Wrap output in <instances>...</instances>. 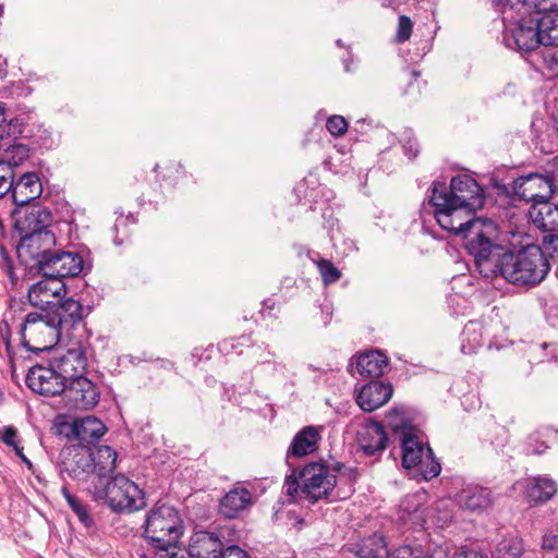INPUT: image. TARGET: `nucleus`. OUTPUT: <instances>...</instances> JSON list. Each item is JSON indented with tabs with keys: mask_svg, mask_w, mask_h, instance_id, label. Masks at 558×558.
I'll return each instance as SVG.
<instances>
[{
	"mask_svg": "<svg viewBox=\"0 0 558 558\" xmlns=\"http://www.w3.org/2000/svg\"><path fill=\"white\" fill-rule=\"evenodd\" d=\"M392 386L380 381L364 385L356 396V402L365 412H372L386 404L392 397Z\"/></svg>",
	"mask_w": 558,
	"mask_h": 558,
	"instance_id": "dca6fc26",
	"label": "nucleus"
},
{
	"mask_svg": "<svg viewBox=\"0 0 558 558\" xmlns=\"http://www.w3.org/2000/svg\"><path fill=\"white\" fill-rule=\"evenodd\" d=\"M460 507L470 511H482L492 505V492L486 487L469 485L457 494Z\"/></svg>",
	"mask_w": 558,
	"mask_h": 558,
	"instance_id": "393cba45",
	"label": "nucleus"
},
{
	"mask_svg": "<svg viewBox=\"0 0 558 558\" xmlns=\"http://www.w3.org/2000/svg\"><path fill=\"white\" fill-rule=\"evenodd\" d=\"M387 434L384 426L377 422L365 423L357 432V444L366 456H375L385 450Z\"/></svg>",
	"mask_w": 558,
	"mask_h": 558,
	"instance_id": "a211bd4d",
	"label": "nucleus"
},
{
	"mask_svg": "<svg viewBox=\"0 0 558 558\" xmlns=\"http://www.w3.org/2000/svg\"><path fill=\"white\" fill-rule=\"evenodd\" d=\"M317 267L325 284L333 283L341 277L340 270L328 259L318 260Z\"/></svg>",
	"mask_w": 558,
	"mask_h": 558,
	"instance_id": "f704fd0d",
	"label": "nucleus"
},
{
	"mask_svg": "<svg viewBox=\"0 0 558 558\" xmlns=\"http://www.w3.org/2000/svg\"><path fill=\"white\" fill-rule=\"evenodd\" d=\"M57 372L50 362L47 366L35 365L26 375V384L29 389L41 396H63L66 384Z\"/></svg>",
	"mask_w": 558,
	"mask_h": 558,
	"instance_id": "f8f14e48",
	"label": "nucleus"
},
{
	"mask_svg": "<svg viewBox=\"0 0 558 558\" xmlns=\"http://www.w3.org/2000/svg\"><path fill=\"white\" fill-rule=\"evenodd\" d=\"M57 326H74L83 319V306L72 298L57 302L54 306L47 312Z\"/></svg>",
	"mask_w": 558,
	"mask_h": 558,
	"instance_id": "b1692460",
	"label": "nucleus"
},
{
	"mask_svg": "<svg viewBox=\"0 0 558 558\" xmlns=\"http://www.w3.org/2000/svg\"><path fill=\"white\" fill-rule=\"evenodd\" d=\"M43 193V185L35 172L24 173L12 183L11 196L17 206H24L38 198Z\"/></svg>",
	"mask_w": 558,
	"mask_h": 558,
	"instance_id": "aec40b11",
	"label": "nucleus"
},
{
	"mask_svg": "<svg viewBox=\"0 0 558 558\" xmlns=\"http://www.w3.org/2000/svg\"><path fill=\"white\" fill-rule=\"evenodd\" d=\"M513 19L505 20L512 22V27L506 28L504 33V41L510 49L520 52H530L541 47L542 37L535 28L534 19L530 14H519L513 11Z\"/></svg>",
	"mask_w": 558,
	"mask_h": 558,
	"instance_id": "6e6552de",
	"label": "nucleus"
},
{
	"mask_svg": "<svg viewBox=\"0 0 558 558\" xmlns=\"http://www.w3.org/2000/svg\"><path fill=\"white\" fill-rule=\"evenodd\" d=\"M348 122L342 116H331L327 119L326 128L333 136H342L348 131Z\"/></svg>",
	"mask_w": 558,
	"mask_h": 558,
	"instance_id": "e433bc0d",
	"label": "nucleus"
},
{
	"mask_svg": "<svg viewBox=\"0 0 558 558\" xmlns=\"http://www.w3.org/2000/svg\"><path fill=\"white\" fill-rule=\"evenodd\" d=\"M388 368V359L380 351H371L359 355L355 365H349V372L362 377H380Z\"/></svg>",
	"mask_w": 558,
	"mask_h": 558,
	"instance_id": "412c9836",
	"label": "nucleus"
},
{
	"mask_svg": "<svg viewBox=\"0 0 558 558\" xmlns=\"http://www.w3.org/2000/svg\"><path fill=\"white\" fill-rule=\"evenodd\" d=\"M542 46H558V12L532 16Z\"/></svg>",
	"mask_w": 558,
	"mask_h": 558,
	"instance_id": "c85d7f7f",
	"label": "nucleus"
},
{
	"mask_svg": "<svg viewBox=\"0 0 558 558\" xmlns=\"http://www.w3.org/2000/svg\"><path fill=\"white\" fill-rule=\"evenodd\" d=\"M44 277L61 280L75 277L83 269V258L80 254L62 250H53L38 266Z\"/></svg>",
	"mask_w": 558,
	"mask_h": 558,
	"instance_id": "9d476101",
	"label": "nucleus"
},
{
	"mask_svg": "<svg viewBox=\"0 0 558 558\" xmlns=\"http://www.w3.org/2000/svg\"><path fill=\"white\" fill-rule=\"evenodd\" d=\"M544 450H533L534 454H541Z\"/></svg>",
	"mask_w": 558,
	"mask_h": 558,
	"instance_id": "3c124183",
	"label": "nucleus"
},
{
	"mask_svg": "<svg viewBox=\"0 0 558 558\" xmlns=\"http://www.w3.org/2000/svg\"><path fill=\"white\" fill-rule=\"evenodd\" d=\"M69 507L72 511L77 515L78 520L85 525L90 526L93 524V519L88 513V510L85 505L77 498L76 500H71Z\"/></svg>",
	"mask_w": 558,
	"mask_h": 558,
	"instance_id": "58836bf2",
	"label": "nucleus"
},
{
	"mask_svg": "<svg viewBox=\"0 0 558 558\" xmlns=\"http://www.w3.org/2000/svg\"><path fill=\"white\" fill-rule=\"evenodd\" d=\"M221 539L210 532L195 533L189 545V555L191 558H221L223 553Z\"/></svg>",
	"mask_w": 558,
	"mask_h": 558,
	"instance_id": "6ab92c4d",
	"label": "nucleus"
},
{
	"mask_svg": "<svg viewBox=\"0 0 558 558\" xmlns=\"http://www.w3.org/2000/svg\"><path fill=\"white\" fill-rule=\"evenodd\" d=\"M466 250L473 257L478 272L488 279L498 276L507 282L522 288L539 284L548 275L550 266L545 247L526 245L518 251L498 242L496 223L476 222Z\"/></svg>",
	"mask_w": 558,
	"mask_h": 558,
	"instance_id": "f257e3e1",
	"label": "nucleus"
},
{
	"mask_svg": "<svg viewBox=\"0 0 558 558\" xmlns=\"http://www.w3.org/2000/svg\"><path fill=\"white\" fill-rule=\"evenodd\" d=\"M337 484V478L326 464L312 462L306 464L296 475L293 473L286 477L283 489L292 499L302 496L311 502L326 498Z\"/></svg>",
	"mask_w": 558,
	"mask_h": 558,
	"instance_id": "7ed1b4c3",
	"label": "nucleus"
},
{
	"mask_svg": "<svg viewBox=\"0 0 558 558\" xmlns=\"http://www.w3.org/2000/svg\"><path fill=\"white\" fill-rule=\"evenodd\" d=\"M96 500H102L116 511H136L145 506L143 490L123 474H118L110 481H97L93 486Z\"/></svg>",
	"mask_w": 558,
	"mask_h": 558,
	"instance_id": "39448f33",
	"label": "nucleus"
},
{
	"mask_svg": "<svg viewBox=\"0 0 558 558\" xmlns=\"http://www.w3.org/2000/svg\"><path fill=\"white\" fill-rule=\"evenodd\" d=\"M61 494L64 497V499L66 500L68 505L71 504V500H76L77 499L74 495H72L70 493L69 488L65 485L62 486Z\"/></svg>",
	"mask_w": 558,
	"mask_h": 558,
	"instance_id": "de8ad7c7",
	"label": "nucleus"
},
{
	"mask_svg": "<svg viewBox=\"0 0 558 558\" xmlns=\"http://www.w3.org/2000/svg\"><path fill=\"white\" fill-rule=\"evenodd\" d=\"M221 558H250L248 555L236 545L227 546Z\"/></svg>",
	"mask_w": 558,
	"mask_h": 558,
	"instance_id": "79ce46f5",
	"label": "nucleus"
},
{
	"mask_svg": "<svg viewBox=\"0 0 558 558\" xmlns=\"http://www.w3.org/2000/svg\"><path fill=\"white\" fill-rule=\"evenodd\" d=\"M182 534V520L172 506L156 505L147 514L145 537L155 548L175 556L174 549Z\"/></svg>",
	"mask_w": 558,
	"mask_h": 558,
	"instance_id": "20e7f679",
	"label": "nucleus"
},
{
	"mask_svg": "<svg viewBox=\"0 0 558 558\" xmlns=\"http://www.w3.org/2000/svg\"><path fill=\"white\" fill-rule=\"evenodd\" d=\"M320 428L314 426H306L301 429L293 438L288 453L293 457H305L313 453L317 449V444L320 440Z\"/></svg>",
	"mask_w": 558,
	"mask_h": 558,
	"instance_id": "a878e982",
	"label": "nucleus"
},
{
	"mask_svg": "<svg viewBox=\"0 0 558 558\" xmlns=\"http://www.w3.org/2000/svg\"><path fill=\"white\" fill-rule=\"evenodd\" d=\"M61 494L64 497V499L66 500L68 505L71 504V500H76L77 499L74 495H72L70 493L69 488L65 485L62 486Z\"/></svg>",
	"mask_w": 558,
	"mask_h": 558,
	"instance_id": "49530a36",
	"label": "nucleus"
},
{
	"mask_svg": "<svg viewBox=\"0 0 558 558\" xmlns=\"http://www.w3.org/2000/svg\"><path fill=\"white\" fill-rule=\"evenodd\" d=\"M73 432L82 442L92 444L106 433L105 424L95 416H86L74 423Z\"/></svg>",
	"mask_w": 558,
	"mask_h": 558,
	"instance_id": "cd10ccee",
	"label": "nucleus"
},
{
	"mask_svg": "<svg viewBox=\"0 0 558 558\" xmlns=\"http://www.w3.org/2000/svg\"><path fill=\"white\" fill-rule=\"evenodd\" d=\"M456 558H482L475 550L461 551Z\"/></svg>",
	"mask_w": 558,
	"mask_h": 558,
	"instance_id": "09e8293b",
	"label": "nucleus"
},
{
	"mask_svg": "<svg viewBox=\"0 0 558 558\" xmlns=\"http://www.w3.org/2000/svg\"><path fill=\"white\" fill-rule=\"evenodd\" d=\"M482 325L477 322H469L462 331L461 351L464 354H472L482 347Z\"/></svg>",
	"mask_w": 558,
	"mask_h": 558,
	"instance_id": "2f4dec72",
	"label": "nucleus"
},
{
	"mask_svg": "<svg viewBox=\"0 0 558 558\" xmlns=\"http://www.w3.org/2000/svg\"><path fill=\"white\" fill-rule=\"evenodd\" d=\"M2 441L8 446L13 447L15 453L27 464H31L29 460L23 454V449L17 445V432L15 428L11 426L4 427L2 433Z\"/></svg>",
	"mask_w": 558,
	"mask_h": 558,
	"instance_id": "c9c22d12",
	"label": "nucleus"
},
{
	"mask_svg": "<svg viewBox=\"0 0 558 558\" xmlns=\"http://www.w3.org/2000/svg\"><path fill=\"white\" fill-rule=\"evenodd\" d=\"M29 157L28 148L23 144L9 146L0 156V161L4 167H10L13 171L14 167H19Z\"/></svg>",
	"mask_w": 558,
	"mask_h": 558,
	"instance_id": "72a5a7b5",
	"label": "nucleus"
},
{
	"mask_svg": "<svg viewBox=\"0 0 558 558\" xmlns=\"http://www.w3.org/2000/svg\"><path fill=\"white\" fill-rule=\"evenodd\" d=\"M65 384L84 375L87 367L85 348L77 343L65 352H58L49 361Z\"/></svg>",
	"mask_w": 558,
	"mask_h": 558,
	"instance_id": "ddd939ff",
	"label": "nucleus"
},
{
	"mask_svg": "<svg viewBox=\"0 0 558 558\" xmlns=\"http://www.w3.org/2000/svg\"><path fill=\"white\" fill-rule=\"evenodd\" d=\"M93 456L84 449H75L72 457L62 462L61 473L70 478L85 481L93 471Z\"/></svg>",
	"mask_w": 558,
	"mask_h": 558,
	"instance_id": "5701e85b",
	"label": "nucleus"
},
{
	"mask_svg": "<svg viewBox=\"0 0 558 558\" xmlns=\"http://www.w3.org/2000/svg\"><path fill=\"white\" fill-rule=\"evenodd\" d=\"M429 202L435 207L434 216L438 225L444 230L461 235L466 250L476 222L495 223L492 220L470 218L471 214L482 208L484 193L476 180L468 174L452 178L449 190L445 183H434Z\"/></svg>",
	"mask_w": 558,
	"mask_h": 558,
	"instance_id": "f03ea898",
	"label": "nucleus"
},
{
	"mask_svg": "<svg viewBox=\"0 0 558 558\" xmlns=\"http://www.w3.org/2000/svg\"><path fill=\"white\" fill-rule=\"evenodd\" d=\"M251 504L252 493L244 486L236 485L221 498L219 512L225 518L233 519Z\"/></svg>",
	"mask_w": 558,
	"mask_h": 558,
	"instance_id": "4be33fe9",
	"label": "nucleus"
},
{
	"mask_svg": "<svg viewBox=\"0 0 558 558\" xmlns=\"http://www.w3.org/2000/svg\"><path fill=\"white\" fill-rule=\"evenodd\" d=\"M403 149L410 159L416 157L418 153L417 144L415 141H408L405 144H403Z\"/></svg>",
	"mask_w": 558,
	"mask_h": 558,
	"instance_id": "c03bdc74",
	"label": "nucleus"
},
{
	"mask_svg": "<svg viewBox=\"0 0 558 558\" xmlns=\"http://www.w3.org/2000/svg\"><path fill=\"white\" fill-rule=\"evenodd\" d=\"M413 31V23L407 15H400L396 33V41L401 44L410 39Z\"/></svg>",
	"mask_w": 558,
	"mask_h": 558,
	"instance_id": "4c0bfd02",
	"label": "nucleus"
},
{
	"mask_svg": "<svg viewBox=\"0 0 558 558\" xmlns=\"http://www.w3.org/2000/svg\"><path fill=\"white\" fill-rule=\"evenodd\" d=\"M401 461L405 469L416 468L426 481L438 476L441 471L440 463L414 426L405 427L401 432Z\"/></svg>",
	"mask_w": 558,
	"mask_h": 558,
	"instance_id": "423d86ee",
	"label": "nucleus"
},
{
	"mask_svg": "<svg viewBox=\"0 0 558 558\" xmlns=\"http://www.w3.org/2000/svg\"><path fill=\"white\" fill-rule=\"evenodd\" d=\"M0 336L5 344L7 351L10 352L11 330L9 324L5 320L1 322L0 324Z\"/></svg>",
	"mask_w": 558,
	"mask_h": 558,
	"instance_id": "37998d69",
	"label": "nucleus"
},
{
	"mask_svg": "<svg viewBox=\"0 0 558 558\" xmlns=\"http://www.w3.org/2000/svg\"><path fill=\"white\" fill-rule=\"evenodd\" d=\"M5 122H7L5 108L0 102V128L3 126Z\"/></svg>",
	"mask_w": 558,
	"mask_h": 558,
	"instance_id": "8fccbe9b",
	"label": "nucleus"
},
{
	"mask_svg": "<svg viewBox=\"0 0 558 558\" xmlns=\"http://www.w3.org/2000/svg\"><path fill=\"white\" fill-rule=\"evenodd\" d=\"M511 189L515 198L531 203L549 201L555 193L554 179L550 175L530 173L513 180Z\"/></svg>",
	"mask_w": 558,
	"mask_h": 558,
	"instance_id": "1a4fd4ad",
	"label": "nucleus"
},
{
	"mask_svg": "<svg viewBox=\"0 0 558 558\" xmlns=\"http://www.w3.org/2000/svg\"><path fill=\"white\" fill-rule=\"evenodd\" d=\"M96 385L84 375L65 385L63 400L70 410H90L99 402Z\"/></svg>",
	"mask_w": 558,
	"mask_h": 558,
	"instance_id": "9b49d317",
	"label": "nucleus"
},
{
	"mask_svg": "<svg viewBox=\"0 0 558 558\" xmlns=\"http://www.w3.org/2000/svg\"><path fill=\"white\" fill-rule=\"evenodd\" d=\"M51 222V214L46 208L34 206L32 210L25 216L23 223L26 232L33 231H50L48 227Z\"/></svg>",
	"mask_w": 558,
	"mask_h": 558,
	"instance_id": "473e14b6",
	"label": "nucleus"
},
{
	"mask_svg": "<svg viewBox=\"0 0 558 558\" xmlns=\"http://www.w3.org/2000/svg\"><path fill=\"white\" fill-rule=\"evenodd\" d=\"M65 294V284L62 280L45 277L32 284L28 289V300L35 307L49 312Z\"/></svg>",
	"mask_w": 558,
	"mask_h": 558,
	"instance_id": "4468645a",
	"label": "nucleus"
},
{
	"mask_svg": "<svg viewBox=\"0 0 558 558\" xmlns=\"http://www.w3.org/2000/svg\"><path fill=\"white\" fill-rule=\"evenodd\" d=\"M22 344L29 351L41 352L52 349L60 339V328L50 315L29 313L20 328Z\"/></svg>",
	"mask_w": 558,
	"mask_h": 558,
	"instance_id": "0eeeda50",
	"label": "nucleus"
},
{
	"mask_svg": "<svg viewBox=\"0 0 558 558\" xmlns=\"http://www.w3.org/2000/svg\"><path fill=\"white\" fill-rule=\"evenodd\" d=\"M541 53L545 64L549 69H554L558 65V46H544Z\"/></svg>",
	"mask_w": 558,
	"mask_h": 558,
	"instance_id": "ea45409f",
	"label": "nucleus"
},
{
	"mask_svg": "<svg viewBox=\"0 0 558 558\" xmlns=\"http://www.w3.org/2000/svg\"><path fill=\"white\" fill-rule=\"evenodd\" d=\"M529 217L532 223L545 233L544 235H558V204L545 201L531 205Z\"/></svg>",
	"mask_w": 558,
	"mask_h": 558,
	"instance_id": "f3484780",
	"label": "nucleus"
},
{
	"mask_svg": "<svg viewBox=\"0 0 558 558\" xmlns=\"http://www.w3.org/2000/svg\"><path fill=\"white\" fill-rule=\"evenodd\" d=\"M89 454L93 456V471L97 481H105L116 468L117 452L109 446H100Z\"/></svg>",
	"mask_w": 558,
	"mask_h": 558,
	"instance_id": "c756f323",
	"label": "nucleus"
},
{
	"mask_svg": "<svg viewBox=\"0 0 558 558\" xmlns=\"http://www.w3.org/2000/svg\"><path fill=\"white\" fill-rule=\"evenodd\" d=\"M352 551L359 558H386L387 546L381 536L372 535L353 546Z\"/></svg>",
	"mask_w": 558,
	"mask_h": 558,
	"instance_id": "7c9ffc66",
	"label": "nucleus"
},
{
	"mask_svg": "<svg viewBox=\"0 0 558 558\" xmlns=\"http://www.w3.org/2000/svg\"><path fill=\"white\" fill-rule=\"evenodd\" d=\"M558 545V536H550L544 538L543 547L554 549Z\"/></svg>",
	"mask_w": 558,
	"mask_h": 558,
	"instance_id": "a18cd8bd",
	"label": "nucleus"
},
{
	"mask_svg": "<svg viewBox=\"0 0 558 558\" xmlns=\"http://www.w3.org/2000/svg\"><path fill=\"white\" fill-rule=\"evenodd\" d=\"M557 492V484L549 477H532L526 480L525 493L530 502L549 500Z\"/></svg>",
	"mask_w": 558,
	"mask_h": 558,
	"instance_id": "bb28decb",
	"label": "nucleus"
},
{
	"mask_svg": "<svg viewBox=\"0 0 558 558\" xmlns=\"http://www.w3.org/2000/svg\"><path fill=\"white\" fill-rule=\"evenodd\" d=\"M390 558H424L421 549L408 545L397 548Z\"/></svg>",
	"mask_w": 558,
	"mask_h": 558,
	"instance_id": "a19ab883",
	"label": "nucleus"
},
{
	"mask_svg": "<svg viewBox=\"0 0 558 558\" xmlns=\"http://www.w3.org/2000/svg\"><path fill=\"white\" fill-rule=\"evenodd\" d=\"M57 240L52 231L26 232L17 246L20 255H28L39 266L53 251Z\"/></svg>",
	"mask_w": 558,
	"mask_h": 558,
	"instance_id": "2eb2a0df",
	"label": "nucleus"
}]
</instances>
